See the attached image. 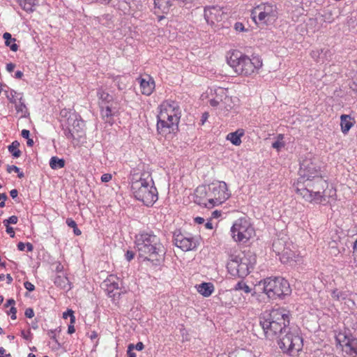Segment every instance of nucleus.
Listing matches in <instances>:
<instances>
[{"instance_id": "obj_11", "label": "nucleus", "mask_w": 357, "mask_h": 357, "mask_svg": "<svg viewBox=\"0 0 357 357\" xmlns=\"http://www.w3.org/2000/svg\"><path fill=\"white\" fill-rule=\"evenodd\" d=\"M173 244L184 252L195 250L199 245V238L191 234H184L180 229L174 231Z\"/></svg>"}, {"instance_id": "obj_64", "label": "nucleus", "mask_w": 357, "mask_h": 357, "mask_svg": "<svg viewBox=\"0 0 357 357\" xmlns=\"http://www.w3.org/2000/svg\"><path fill=\"white\" fill-rule=\"evenodd\" d=\"M350 88L354 91H357V82L356 81H354L351 86H350Z\"/></svg>"}, {"instance_id": "obj_10", "label": "nucleus", "mask_w": 357, "mask_h": 357, "mask_svg": "<svg viewBox=\"0 0 357 357\" xmlns=\"http://www.w3.org/2000/svg\"><path fill=\"white\" fill-rule=\"evenodd\" d=\"M253 20L255 22L257 15L258 20L265 24L273 23L278 18V11L275 5L264 3L256 6L252 13Z\"/></svg>"}, {"instance_id": "obj_38", "label": "nucleus", "mask_w": 357, "mask_h": 357, "mask_svg": "<svg viewBox=\"0 0 357 357\" xmlns=\"http://www.w3.org/2000/svg\"><path fill=\"white\" fill-rule=\"evenodd\" d=\"M3 38L5 40V45L6 46L10 45V43H11V41L15 42V40H16V39L13 38L11 34L8 32H6L3 33Z\"/></svg>"}, {"instance_id": "obj_14", "label": "nucleus", "mask_w": 357, "mask_h": 357, "mask_svg": "<svg viewBox=\"0 0 357 357\" xmlns=\"http://www.w3.org/2000/svg\"><path fill=\"white\" fill-rule=\"evenodd\" d=\"M100 114L102 119L110 124L113 123V117L116 116L119 112L117 102H112L108 105L100 106Z\"/></svg>"}, {"instance_id": "obj_32", "label": "nucleus", "mask_w": 357, "mask_h": 357, "mask_svg": "<svg viewBox=\"0 0 357 357\" xmlns=\"http://www.w3.org/2000/svg\"><path fill=\"white\" fill-rule=\"evenodd\" d=\"M283 139L284 135L282 134H279L277 137V140L272 144V147L279 151L285 146Z\"/></svg>"}, {"instance_id": "obj_59", "label": "nucleus", "mask_w": 357, "mask_h": 357, "mask_svg": "<svg viewBox=\"0 0 357 357\" xmlns=\"http://www.w3.org/2000/svg\"><path fill=\"white\" fill-rule=\"evenodd\" d=\"M8 47H9L13 52H17L18 50V45L16 43H15V42H13V43H10V45H8Z\"/></svg>"}, {"instance_id": "obj_2", "label": "nucleus", "mask_w": 357, "mask_h": 357, "mask_svg": "<svg viewBox=\"0 0 357 357\" xmlns=\"http://www.w3.org/2000/svg\"><path fill=\"white\" fill-rule=\"evenodd\" d=\"M135 245L140 257L159 266L164 261L167 250L160 237L153 231L142 232L136 237Z\"/></svg>"}, {"instance_id": "obj_21", "label": "nucleus", "mask_w": 357, "mask_h": 357, "mask_svg": "<svg viewBox=\"0 0 357 357\" xmlns=\"http://www.w3.org/2000/svg\"><path fill=\"white\" fill-rule=\"evenodd\" d=\"M342 350L349 357H357V338H350V341L342 347Z\"/></svg>"}, {"instance_id": "obj_18", "label": "nucleus", "mask_w": 357, "mask_h": 357, "mask_svg": "<svg viewBox=\"0 0 357 357\" xmlns=\"http://www.w3.org/2000/svg\"><path fill=\"white\" fill-rule=\"evenodd\" d=\"M137 79L139 80L142 94L150 96L155 89L153 78L149 75H146L144 77H139Z\"/></svg>"}, {"instance_id": "obj_30", "label": "nucleus", "mask_w": 357, "mask_h": 357, "mask_svg": "<svg viewBox=\"0 0 357 357\" xmlns=\"http://www.w3.org/2000/svg\"><path fill=\"white\" fill-rule=\"evenodd\" d=\"M50 166L53 169L63 168L65 166V160L56 156H53L50 158Z\"/></svg>"}, {"instance_id": "obj_51", "label": "nucleus", "mask_w": 357, "mask_h": 357, "mask_svg": "<svg viewBox=\"0 0 357 357\" xmlns=\"http://www.w3.org/2000/svg\"><path fill=\"white\" fill-rule=\"evenodd\" d=\"M126 259L130 261H131L134 257H135V253L132 252V251H130V250H128L126 253Z\"/></svg>"}, {"instance_id": "obj_39", "label": "nucleus", "mask_w": 357, "mask_h": 357, "mask_svg": "<svg viewBox=\"0 0 357 357\" xmlns=\"http://www.w3.org/2000/svg\"><path fill=\"white\" fill-rule=\"evenodd\" d=\"M18 218L15 215L10 216L8 219L4 220L3 223V225H10V224H16L17 222Z\"/></svg>"}, {"instance_id": "obj_36", "label": "nucleus", "mask_w": 357, "mask_h": 357, "mask_svg": "<svg viewBox=\"0 0 357 357\" xmlns=\"http://www.w3.org/2000/svg\"><path fill=\"white\" fill-rule=\"evenodd\" d=\"M218 204H221V202L220 201L219 199H217V198H215V199L210 198L208 199V202L206 203H203V204L206 208H212Z\"/></svg>"}, {"instance_id": "obj_35", "label": "nucleus", "mask_w": 357, "mask_h": 357, "mask_svg": "<svg viewBox=\"0 0 357 357\" xmlns=\"http://www.w3.org/2000/svg\"><path fill=\"white\" fill-rule=\"evenodd\" d=\"M68 282L67 278H62L61 276H58L55 278L54 283L55 284L60 286L61 287H66V284Z\"/></svg>"}, {"instance_id": "obj_55", "label": "nucleus", "mask_w": 357, "mask_h": 357, "mask_svg": "<svg viewBox=\"0 0 357 357\" xmlns=\"http://www.w3.org/2000/svg\"><path fill=\"white\" fill-rule=\"evenodd\" d=\"M15 304V301L13 298H10L6 301V303L4 305L5 307H8L9 306H13Z\"/></svg>"}, {"instance_id": "obj_40", "label": "nucleus", "mask_w": 357, "mask_h": 357, "mask_svg": "<svg viewBox=\"0 0 357 357\" xmlns=\"http://www.w3.org/2000/svg\"><path fill=\"white\" fill-rule=\"evenodd\" d=\"M133 349H134V344H130L128 347V350H127L128 357H136V354L135 352H133Z\"/></svg>"}, {"instance_id": "obj_61", "label": "nucleus", "mask_w": 357, "mask_h": 357, "mask_svg": "<svg viewBox=\"0 0 357 357\" xmlns=\"http://www.w3.org/2000/svg\"><path fill=\"white\" fill-rule=\"evenodd\" d=\"M208 114L207 112L203 113L201 119L202 124L203 125L208 118Z\"/></svg>"}, {"instance_id": "obj_22", "label": "nucleus", "mask_w": 357, "mask_h": 357, "mask_svg": "<svg viewBox=\"0 0 357 357\" xmlns=\"http://www.w3.org/2000/svg\"><path fill=\"white\" fill-rule=\"evenodd\" d=\"M197 291L203 296H210L214 291V286L211 282H202L195 286Z\"/></svg>"}, {"instance_id": "obj_27", "label": "nucleus", "mask_w": 357, "mask_h": 357, "mask_svg": "<svg viewBox=\"0 0 357 357\" xmlns=\"http://www.w3.org/2000/svg\"><path fill=\"white\" fill-rule=\"evenodd\" d=\"M340 126L342 132L344 134L347 133L353 126V122L351 121V116L347 114H342L340 116Z\"/></svg>"}, {"instance_id": "obj_62", "label": "nucleus", "mask_w": 357, "mask_h": 357, "mask_svg": "<svg viewBox=\"0 0 357 357\" xmlns=\"http://www.w3.org/2000/svg\"><path fill=\"white\" fill-rule=\"evenodd\" d=\"M10 195L13 199H15L17 197L18 191L16 189H13L10 190Z\"/></svg>"}, {"instance_id": "obj_1", "label": "nucleus", "mask_w": 357, "mask_h": 357, "mask_svg": "<svg viewBox=\"0 0 357 357\" xmlns=\"http://www.w3.org/2000/svg\"><path fill=\"white\" fill-rule=\"evenodd\" d=\"M289 324V312L282 307L266 310L259 317L265 337L276 339L283 353L295 356L303 349V339L300 328Z\"/></svg>"}, {"instance_id": "obj_54", "label": "nucleus", "mask_w": 357, "mask_h": 357, "mask_svg": "<svg viewBox=\"0 0 357 357\" xmlns=\"http://www.w3.org/2000/svg\"><path fill=\"white\" fill-rule=\"evenodd\" d=\"M15 68V65L13 63H10L6 65V70L9 73L13 72Z\"/></svg>"}, {"instance_id": "obj_63", "label": "nucleus", "mask_w": 357, "mask_h": 357, "mask_svg": "<svg viewBox=\"0 0 357 357\" xmlns=\"http://www.w3.org/2000/svg\"><path fill=\"white\" fill-rule=\"evenodd\" d=\"M74 324H70L69 326H68V333L69 334H73V333H75V327H74Z\"/></svg>"}, {"instance_id": "obj_9", "label": "nucleus", "mask_w": 357, "mask_h": 357, "mask_svg": "<svg viewBox=\"0 0 357 357\" xmlns=\"http://www.w3.org/2000/svg\"><path fill=\"white\" fill-rule=\"evenodd\" d=\"M230 231L234 241L240 243H247L255 234V229L246 218L236 220Z\"/></svg>"}, {"instance_id": "obj_17", "label": "nucleus", "mask_w": 357, "mask_h": 357, "mask_svg": "<svg viewBox=\"0 0 357 357\" xmlns=\"http://www.w3.org/2000/svg\"><path fill=\"white\" fill-rule=\"evenodd\" d=\"M164 112L165 114L172 115L174 119H180L181 118V109L178 104L173 100H166L160 105V112Z\"/></svg>"}, {"instance_id": "obj_37", "label": "nucleus", "mask_w": 357, "mask_h": 357, "mask_svg": "<svg viewBox=\"0 0 357 357\" xmlns=\"http://www.w3.org/2000/svg\"><path fill=\"white\" fill-rule=\"evenodd\" d=\"M68 317L70 318V324H74L75 322V317L74 316V312L72 310H68L66 312H63V317L64 319H67Z\"/></svg>"}, {"instance_id": "obj_33", "label": "nucleus", "mask_w": 357, "mask_h": 357, "mask_svg": "<svg viewBox=\"0 0 357 357\" xmlns=\"http://www.w3.org/2000/svg\"><path fill=\"white\" fill-rule=\"evenodd\" d=\"M345 249L343 248L342 250L339 249L337 245V243L333 241L330 244V252L331 255H333L335 256H337L338 254L341 253L342 252H344Z\"/></svg>"}, {"instance_id": "obj_49", "label": "nucleus", "mask_w": 357, "mask_h": 357, "mask_svg": "<svg viewBox=\"0 0 357 357\" xmlns=\"http://www.w3.org/2000/svg\"><path fill=\"white\" fill-rule=\"evenodd\" d=\"M353 248V256L354 259L357 258V238L356 241L351 243Z\"/></svg>"}, {"instance_id": "obj_13", "label": "nucleus", "mask_w": 357, "mask_h": 357, "mask_svg": "<svg viewBox=\"0 0 357 357\" xmlns=\"http://www.w3.org/2000/svg\"><path fill=\"white\" fill-rule=\"evenodd\" d=\"M157 130L160 134L167 135L178 130L180 119L175 120L174 116L160 112L157 116Z\"/></svg>"}, {"instance_id": "obj_23", "label": "nucleus", "mask_w": 357, "mask_h": 357, "mask_svg": "<svg viewBox=\"0 0 357 357\" xmlns=\"http://www.w3.org/2000/svg\"><path fill=\"white\" fill-rule=\"evenodd\" d=\"M245 132L243 129H238L235 132L229 133L226 139L231 142L235 146L241 145L242 141L241 137L244 135Z\"/></svg>"}, {"instance_id": "obj_34", "label": "nucleus", "mask_w": 357, "mask_h": 357, "mask_svg": "<svg viewBox=\"0 0 357 357\" xmlns=\"http://www.w3.org/2000/svg\"><path fill=\"white\" fill-rule=\"evenodd\" d=\"M18 102L15 103V109L17 112H23L24 109H26V105L22 100V96L20 95V98H17Z\"/></svg>"}, {"instance_id": "obj_44", "label": "nucleus", "mask_w": 357, "mask_h": 357, "mask_svg": "<svg viewBox=\"0 0 357 357\" xmlns=\"http://www.w3.org/2000/svg\"><path fill=\"white\" fill-rule=\"evenodd\" d=\"M17 94L16 91H10V95H7V98L9 100V101L12 103H14L15 104L17 102V100L15 98V96Z\"/></svg>"}, {"instance_id": "obj_29", "label": "nucleus", "mask_w": 357, "mask_h": 357, "mask_svg": "<svg viewBox=\"0 0 357 357\" xmlns=\"http://www.w3.org/2000/svg\"><path fill=\"white\" fill-rule=\"evenodd\" d=\"M18 3L24 10L27 13H33V7L37 4V0H22Z\"/></svg>"}, {"instance_id": "obj_43", "label": "nucleus", "mask_w": 357, "mask_h": 357, "mask_svg": "<svg viewBox=\"0 0 357 357\" xmlns=\"http://www.w3.org/2000/svg\"><path fill=\"white\" fill-rule=\"evenodd\" d=\"M24 286L26 290L29 291H33L35 289V286L30 282L26 281L24 283Z\"/></svg>"}, {"instance_id": "obj_3", "label": "nucleus", "mask_w": 357, "mask_h": 357, "mask_svg": "<svg viewBox=\"0 0 357 357\" xmlns=\"http://www.w3.org/2000/svg\"><path fill=\"white\" fill-rule=\"evenodd\" d=\"M226 61L232 70V73L227 75L231 77L238 75H251L262 66V60L259 56H253L250 58L238 50L229 52L226 56Z\"/></svg>"}, {"instance_id": "obj_48", "label": "nucleus", "mask_w": 357, "mask_h": 357, "mask_svg": "<svg viewBox=\"0 0 357 357\" xmlns=\"http://www.w3.org/2000/svg\"><path fill=\"white\" fill-rule=\"evenodd\" d=\"M25 316L27 318H32L34 316L33 310L31 307L26 308L24 312Z\"/></svg>"}, {"instance_id": "obj_19", "label": "nucleus", "mask_w": 357, "mask_h": 357, "mask_svg": "<svg viewBox=\"0 0 357 357\" xmlns=\"http://www.w3.org/2000/svg\"><path fill=\"white\" fill-rule=\"evenodd\" d=\"M115 280H117V278H115L114 276L111 275L109 279L105 281V285L107 287L106 291L107 295L109 297L113 298H115L116 295H120V293L118 291L119 289V282H116Z\"/></svg>"}, {"instance_id": "obj_26", "label": "nucleus", "mask_w": 357, "mask_h": 357, "mask_svg": "<svg viewBox=\"0 0 357 357\" xmlns=\"http://www.w3.org/2000/svg\"><path fill=\"white\" fill-rule=\"evenodd\" d=\"M97 96L98 97L99 107L104 106L105 105H108L112 102H115L112 95L109 94L107 92H105L102 89H99L98 91Z\"/></svg>"}, {"instance_id": "obj_15", "label": "nucleus", "mask_w": 357, "mask_h": 357, "mask_svg": "<svg viewBox=\"0 0 357 357\" xmlns=\"http://www.w3.org/2000/svg\"><path fill=\"white\" fill-rule=\"evenodd\" d=\"M281 245V241L278 239L273 241V248L275 252L280 255V260L282 263H288L290 261H296V254L294 251L288 248H283L282 250L279 248Z\"/></svg>"}, {"instance_id": "obj_8", "label": "nucleus", "mask_w": 357, "mask_h": 357, "mask_svg": "<svg viewBox=\"0 0 357 357\" xmlns=\"http://www.w3.org/2000/svg\"><path fill=\"white\" fill-rule=\"evenodd\" d=\"M68 113L69 116L67 119L66 125L62 123L63 133L67 139L79 142L80 139L85 135V123L81 116L75 112L70 113L66 109L61 112L62 116H66Z\"/></svg>"}, {"instance_id": "obj_57", "label": "nucleus", "mask_w": 357, "mask_h": 357, "mask_svg": "<svg viewBox=\"0 0 357 357\" xmlns=\"http://www.w3.org/2000/svg\"><path fill=\"white\" fill-rule=\"evenodd\" d=\"M221 214H222V211H221L215 210V211L212 212L211 217L213 218H218L220 216H221Z\"/></svg>"}, {"instance_id": "obj_58", "label": "nucleus", "mask_w": 357, "mask_h": 357, "mask_svg": "<svg viewBox=\"0 0 357 357\" xmlns=\"http://www.w3.org/2000/svg\"><path fill=\"white\" fill-rule=\"evenodd\" d=\"M48 335L50 337L51 339H52L53 340H54L56 343H58V340H56V335H55V331H50L48 332Z\"/></svg>"}, {"instance_id": "obj_45", "label": "nucleus", "mask_w": 357, "mask_h": 357, "mask_svg": "<svg viewBox=\"0 0 357 357\" xmlns=\"http://www.w3.org/2000/svg\"><path fill=\"white\" fill-rule=\"evenodd\" d=\"M112 176L111 174H104L101 176V181L103 183L109 182L112 180Z\"/></svg>"}, {"instance_id": "obj_28", "label": "nucleus", "mask_w": 357, "mask_h": 357, "mask_svg": "<svg viewBox=\"0 0 357 357\" xmlns=\"http://www.w3.org/2000/svg\"><path fill=\"white\" fill-rule=\"evenodd\" d=\"M234 287L239 293L243 292L245 294H251L252 295L255 294V291H252V289L242 280H239Z\"/></svg>"}, {"instance_id": "obj_41", "label": "nucleus", "mask_w": 357, "mask_h": 357, "mask_svg": "<svg viewBox=\"0 0 357 357\" xmlns=\"http://www.w3.org/2000/svg\"><path fill=\"white\" fill-rule=\"evenodd\" d=\"M248 354L244 350L237 351L229 357H245Z\"/></svg>"}, {"instance_id": "obj_20", "label": "nucleus", "mask_w": 357, "mask_h": 357, "mask_svg": "<svg viewBox=\"0 0 357 357\" xmlns=\"http://www.w3.org/2000/svg\"><path fill=\"white\" fill-rule=\"evenodd\" d=\"M153 12L155 15L167 14L172 6L171 0H153Z\"/></svg>"}, {"instance_id": "obj_5", "label": "nucleus", "mask_w": 357, "mask_h": 357, "mask_svg": "<svg viewBox=\"0 0 357 357\" xmlns=\"http://www.w3.org/2000/svg\"><path fill=\"white\" fill-rule=\"evenodd\" d=\"M294 188L296 193L305 201L320 203L323 200L325 190L328 188V183L320 174L303 184H294Z\"/></svg>"}, {"instance_id": "obj_47", "label": "nucleus", "mask_w": 357, "mask_h": 357, "mask_svg": "<svg viewBox=\"0 0 357 357\" xmlns=\"http://www.w3.org/2000/svg\"><path fill=\"white\" fill-rule=\"evenodd\" d=\"M7 172L8 173H11L12 172H15L16 173H19L20 172V168L17 167V166L15 165H8L7 166Z\"/></svg>"}, {"instance_id": "obj_50", "label": "nucleus", "mask_w": 357, "mask_h": 357, "mask_svg": "<svg viewBox=\"0 0 357 357\" xmlns=\"http://www.w3.org/2000/svg\"><path fill=\"white\" fill-rule=\"evenodd\" d=\"M4 226L6 227V232L10 236V237L13 238L15 236L13 228L7 225H4Z\"/></svg>"}, {"instance_id": "obj_42", "label": "nucleus", "mask_w": 357, "mask_h": 357, "mask_svg": "<svg viewBox=\"0 0 357 357\" xmlns=\"http://www.w3.org/2000/svg\"><path fill=\"white\" fill-rule=\"evenodd\" d=\"M234 29L236 31H245L246 29L244 25L241 22H236L234 24Z\"/></svg>"}, {"instance_id": "obj_16", "label": "nucleus", "mask_w": 357, "mask_h": 357, "mask_svg": "<svg viewBox=\"0 0 357 357\" xmlns=\"http://www.w3.org/2000/svg\"><path fill=\"white\" fill-rule=\"evenodd\" d=\"M225 306L232 307L234 305L242 304L245 301V298L242 293H239L236 289L232 287L231 289L225 291Z\"/></svg>"}, {"instance_id": "obj_12", "label": "nucleus", "mask_w": 357, "mask_h": 357, "mask_svg": "<svg viewBox=\"0 0 357 357\" xmlns=\"http://www.w3.org/2000/svg\"><path fill=\"white\" fill-rule=\"evenodd\" d=\"M299 177L294 184H303L321 174L320 167L311 159L306 158L300 164Z\"/></svg>"}, {"instance_id": "obj_31", "label": "nucleus", "mask_w": 357, "mask_h": 357, "mask_svg": "<svg viewBox=\"0 0 357 357\" xmlns=\"http://www.w3.org/2000/svg\"><path fill=\"white\" fill-rule=\"evenodd\" d=\"M20 145V142L18 141L15 140V141L13 142L12 144L10 145H9L8 147V151L12 154V155L14 158H17L22 154L21 151L18 149Z\"/></svg>"}, {"instance_id": "obj_60", "label": "nucleus", "mask_w": 357, "mask_h": 357, "mask_svg": "<svg viewBox=\"0 0 357 357\" xmlns=\"http://www.w3.org/2000/svg\"><path fill=\"white\" fill-rule=\"evenodd\" d=\"M17 249L20 251H24L26 248V243H24L22 242H20L17 244Z\"/></svg>"}, {"instance_id": "obj_6", "label": "nucleus", "mask_w": 357, "mask_h": 357, "mask_svg": "<svg viewBox=\"0 0 357 357\" xmlns=\"http://www.w3.org/2000/svg\"><path fill=\"white\" fill-rule=\"evenodd\" d=\"M269 299L282 300L290 295L291 289L289 282L282 277H269L259 282Z\"/></svg>"}, {"instance_id": "obj_46", "label": "nucleus", "mask_w": 357, "mask_h": 357, "mask_svg": "<svg viewBox=\"0 0 357 357\" xmlns=\"http://www.w3.org/2000/svg\"><path fill=\"white\" fill-rule=\"evenodd\" d=\"M8 314H11L10 317L12 319H16V313H17V309L15 307L12 306L10 309V310L7 312Z\"/></svg>"}, {"instance_id": "obj_56", "label": "nucleus", "mask_w": 357, "mask_h": 357, "mask_svg": "<svg viewBox=\"0 0 357 357\" xmlns=\"http://www.w3.org/2000/svg\"><path fill=\"white\" fill-rule=\"evenodd\" d=\"M144 344L142 342H139L135 345H134V349L137 351H141L144 349Z\"/></svg>"}, {"instance_id": "obj_25", "label": "nucleus", "mask_w": 357, "mask_h": 357, "mask_svg": "<svg viewBox=\"0 0 357 357\" xmlns=\"http://www.w3.org/2000/svg\"><path fill=\"white\" fill-rule=\"evenodd\" d=\"M354 337L349 331H340L335 335V342L337 346H340L342 348V347L344 346V344L350 341V338Z\"/></svg>"}, {"instance_id": "obj_53", "label": "nucleus", "mask_w": 357, "mask_h": 357, "mask_svg": "<svg viewBox=\"0 0 357 357\" xmlns=\"http://www.w3.org/2000/svg\"><path fill=\"white\" fill-rule=\"evenodd\" d=\"M21 135L23 138L28 139L30 136V132L28 130L24 129L22 130Z\"/></svg>"}, {"instance_id": "obj_7", "label": "nucleus", "mask_w": 357, "mask_h": 357, "mask_svg": "<svg viewBox=\"0 0 357 357\" xmlns=\"http://www.w3.org/2000/svg\"><path fill=\"white\" fill-rule=\"evenodd\" d=\"M227 264L228 273L232 276L245 278L254 269L257 256L251 252L243 253L242 257L231 256Z\"/></svg>"}, {"instance_id": "obj_52", "label": "nucleus", "mask_w": 357, "mask_h": 357, "mask_svg": "<svg viewBox=\"0 0 357 357\" xmlns=\"http://www.w3.org/2000/svg\"><path fill=\"white\" fill-rule=\"evenodd\" d=\"M66 224L68 227H70L71 228H74L77 225L76 222L75 220H73L72 218H68L66 220Z\"/></svg>"}, {"instance_id": "obj_24", "label": "nucleus", "mask_w": 357, "mask_h": 357, "mask_svg": "<svg viewBox=\"0 0 357 357\" xmlns=\"http://www.w3.org/2000/svg\"><path fill=\"white\" fill-rule=\"evenodd\" d=\"M238 103L239 99L237 97L225 96V110L233 111V113H236Z\"/></svg>"}, {"instance_id": "obj_4", "label": "nucleus", "mask_w": 357, "mask_h": 357, "mask_svg": "<svg viewBox=\"0 0 357 357\" xmlns=\"http://www.w3.org/2000/svg\"><path fill=\"white\" fill-rule=\"evenodd\" d=\"M131 190L134 197L146 206H152L158 200V190L149 172L142 173L139 179L132 178Z\"/></svg>"}]
</instances>
